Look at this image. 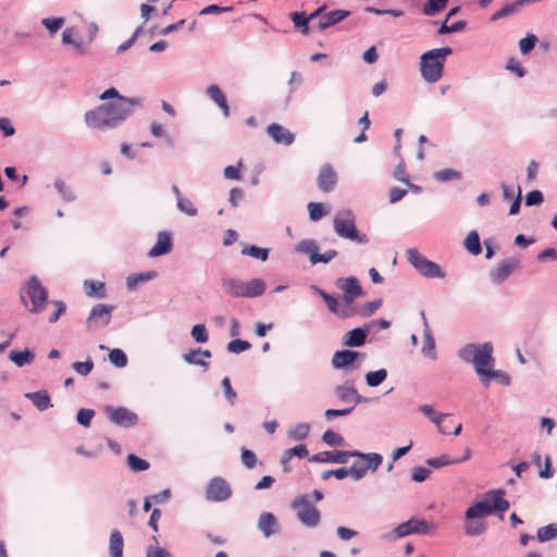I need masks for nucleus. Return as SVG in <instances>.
<instances>
[{"label": "nucleus", "mask_w": 557, "mask_h": 557, "mask_svg": "<svg viewBox=\"0 0 557 557\" xmlns=\"http://www.w3.org/2000/svg\"><path fill=\"white\" fill-rule=\"evenodd\" d=\"M139 98H121L109 101L87 111L84 121L87 127L96 131H110L122 125L133 113V107H140Z\"/></svg>", "instance_id": "f257e3e1"}, {"label": "nucleus", "mask_w": 557, "mask_h": 557, "mask_svg": "<svg viewBox=\"0 0 557 557\" xmlns=\"http://www.w3.org/2000/svg\"><path fill=\"white\" fill-rule=\"evenodd\" d=\"M493 345L491 342H485L481 345L467 344L462 346L457 355L467 362L472 363L476 374L482 384L487 386L492 380H496L504 386L510 384V376L503 370H493L495 358L493 357Z\"/></svg>", "instance_id": "f03ea898"}, {"label": "nucleus", "mask_w": 557, "mask_h": 557, "mask_svg": "<svg viewBox=\"0 0 557 557\" xmlns=\"http://www.w3.org/2000/svg\"><path fill=\"white\" fill-rule=\"evenodd\" d=\"M453 53L450 47L431 49L422 53L420 57V74L422 78L434 84L438 82L444 74L445 61Z\"/></svg>", "instance_id": "7ed1b4c3"}, {"label": "nucleus", "mask_w": 557, "mask_h": 557, "mask_svg": "<svg viewBox=\"0 0 557 557\" xmlns=\"http://www.w3.org/2000/svg\"><path fill=\"white\" fill-rule=\"evenodd\" d=\"M504 495L505 490H491L482 500L474 503L466 510V519H482L494 512L507 511L510 505Z\"/></svg>", "instance_id": "20e7f679"}, {"label": "nucleus", "mask_w": 557, "mask_h": 557, "mask_svg": "<svg viewBox=\"0 0 557 557\" xmlns=\"http://www.w3.org/2000/svg\"><path fill=\"white\" fill-rule=\"evenodd\" d=\"M333 228L337 236L357 244L369 243V237L358 231L355 214L350 210H341L333 216Z\"/></svg>", "instance_id": "39448f33"}, {"label": "nucleus", "mask_w": 557, "mask_h": 557, "mask_svg": "<svg viewBox=\"0 0 557 557\" xmlns=\"http://www.w3.org/2000/svg\"><path fill=\"white\" fill-rule=\"evenodd\" d=\"M355 457V462L350 466L351 478L358 481L364 478L368 472H375L383 462V457L379 453H361L351 450L349 458Z\"/></svg>", "instance_id": "423d86ee"}, {"label": "nucleus", "mask_w": 557, "mask_h": 557, "mask_svg": "<svg viewBox=\"0 0 557 557\" xmlns=\"http://www.w3.org/2000/svg\"><path fill=\"white\" fill-rule=\"evenodd\" d=\"M407 260L424 277L444 278L446 275L445 271L436 262L429 260L417 248L407 250Z\"/></svg>", "instance_id": "0eeeda50"}, {"label": "nucleus", "mask_w": 557, "mask_h": 557, "mask_svg": "<svg viewBox=\"0 0 557 557\" xmlns=\"http://www.w3.org/2000/svg\"><path fill=\"white\" fill-rule=\"evenodd\" d=\"M310 496L305 494L296 497L292 507L296 510L298 520L306 527L314 528L319 524L320 511L311 504Z\"/></svg>", "instance_id": "6e6552de"}, {"label": "nucleus", "mask_w": 557, "mask_h": 557, "mask_svg": "<svg viewBox=\"0 0 557 557\" xmlns=\"http://www.w3.org/2000/svg\"><path fill=\"white\" fill-rule=\"evenodd\" d=\"M411 534H432V527L422 519L411 518L393 529L387 537L401 539Z\"/></svg>", "instance_id": "1a4fd4ad"}, {"label": "nucleus", "mask_w": 557, "mask_h": 557, "mask_svg": "<svg viewBox=\"0 0 557 557\" xmlns=\"http://www.w3.org/2000/svg\"><path fill=\"white\" fill-rule=\"evenodd\" d=\"M26 294L32 302V308L29 311L32 313H38L42 311L48 298V293L37 276H32L28 280L26 285Z\"/></svg>", "instance_id": "9d476101"}, {"label": "nucleus", "mask_w": 557, "mask_h": 557, "mask_svg": "<svg viewBox=\"0 0 557 557\" xmlns=\"http://www.w3.org/2000/svg\"><path fill=\"white\" fill-rule=\"evenodd\" d=\"M114 306L98 304L89 312L86 324L88 330H96L107 326L111 322Z\"/></svg>", "instance_id": "9b49d317"}, {"label": "nucleus", "mask_w": 557, "mask_h": 557, "mask_svg": "<svg viewBox=\"0 0 557 557\" xmlns=\"http://www.w3.org/2000/svg\"><path fill=\"white\" fill-rule=\"evenodd\" d=\"M104 410L109 420L117 426L131 428L138 422L137 414L125 407L107 406Z\"/></svg>", "instance_id": "f8f14e48"}, {"label": "nucleus", "mask_w": 557, "mask_h": 557, "mask_svg": "<svg viewBox=\"0 0 557 557\" xmlns=\"http://www.w3.org/2000/svg\"><path fill=\"white\" fill-rule=\"evenodd\" d=\"M311 288L325 301L330 312L338 315L342 319H347L355 314V311L351 308H349V306H346L345 308H339L338 299L327 294L319 286L312 285Z\"/></svg>", "instance_id": "ddd939ff"}, {"label": "nucleus", "mask_w": 557, "mask_h": 557, "mask_svg": "<svg viewBox=\"0 0 557 557\" xmlns=\"http://www.w3.org/2000/svg\"><path fill=\"white\" fill-rule=\"evenodd\" d=\"M337 286L343 290V300L347 306L362 295V288L356 276L337 280Z\"/></svg>", "instance_id": "4468645a"}, {"label": "nucleus", "mask_w": 557, "mask_h": 557, "mask_svg": "<svg viewBox=\"0 0 557 557\" xmlns=\"http://www.w3.org/2000/svg\"><path fill=\"white\" fill-rule=\"evenodd\" d=\"M257 529L265 539H269L281 532V524L272 512L263 511L258 518Z\"/></svg>", "instance_id": "2eb2a0df"}, {"label": "nucleus", "mask_w": 557, "mask_h": 557, "mask_svg": "<svg viewBox=\"0 0 557 557\" xmlns=\"http://www.w3.org/2000/svg\"><path fill=\"white\" fill-rule=\"evenodd\" d=\"M519 260L515 258L504 259L498 265L490 271V278L495 284L503 283L518 267Z\"/></svg>", "instance_id": "dca6fc26"}, {"label": "nucleus", "mask_w": 557, "mask_h": 557, "mask_svg": "<svg viewBox=\"0 0 557 557\" xmlns=\"http://www.w3.org/2000/svg\"><path fill=\"white\" fill-rule=\"evenodd\" d=\"M349 453L345 450H325L314 454L309 458L310 462L345 465L349 461Z\"/></svg>", "instance_id": "f3484780"}, {"label": "nucleus", "mask_w": 557, "mask_h": 557, "mask_svg": "<svg viewBox=\"0 0 557 557\" xmlns=\"http://www.w3.org/2000/svg\"><path fill=\"white\" fill-rule=\"evenodd\" d=\"M317 184L323 193L332 191L337 184V174L331 164H324L318 174Z\"/></svg>", "instance_id": "a211bd4d"}, {"label": "nucleus", "mask_w": 557, "mask_h": 557, "mask_svg": "<svg viewBox=\"0 0 557 557\" xmlns=\"http://www.w3.org/2000/svg\"><path fill=\"white\" fill-rule=\"evenodd\" d=\"M334 392L342 403L358 405L366 401V398L358 393L351 381H346L345 384L336 386Z\"/></svg>", "instance_id": "6ab92c4d"}, {"label": "nucleus", "mask_w": 557, "mask_h": 557, "mask_svg": "<svg viewBox=\"0 0 557 557\" xmlns=\"http://www.w3.org/2000/svg\"><path fill=\"white\" fill-rule=\"evenodd\" d=\"M349 14L350 12L347 10H333L327 13H324L317 24H312V29L323 32L329 27L342 22Z\"/></svg>", "instance_id": "aec40b11"}, {"label": "nucleus", "mask_w": 557, "mask_h": 557, "mask_svg": "<svg viewBox=\"0 0 557 557\" xmlns=\"http://www.w3.org/2000/svg\"><path fill=\"white\" fill-rule=\"evenodd\" d=\"M267 134L273 139L275 144L289 146L295 140V134L277 123L270 124L267 127Z\"/></svg>", "instance_id": "412c9836"}, {"label": "nucleus", "mask_w": 557, "mask_h": 557, "mask_svg": "<svg viewBox=\"0 0 557 557\" xmlns=\"http://www.w3.org/2000/svg\"><path fill=\"white\" fill-rule=\"evenodd\" d=\"M173 243L171 233L168 231H161L157 235V242L153 247L149 250L148 256L150 258L160 257L172 251Z\"/></svg>", "instance_id": "4be33fe9"}, {"label": "nucleus", "mask_w": 557, "mask_h": 557, "mask_svg": "<svg viewBox=\"0 0 557 557\" xmlns=\"http://www.w3.org/2000/svg\"><path fill=\"white\" fill-rule=\"evenodd\" d=\"M369 333L370 325L356 327L344 335L343 344L347 347H361L366 344Z\"/></svg>", "instance_id": "5701e85b"}, {"label": "nucleus", "mask_w": 557, "mask_h": 557, "mask_svg": "<svg viewBox=\"0 0 557 557\" xmlns=\"http://www.w3.org/2000/svg\"><path fill=\"white\" fill-rule=\"evenodd\" d=\"M359 356H361V354L356 350H337L333 355L331 363L334 369H346L350 367Z\"/></svg>", "instance_id": "b1692460"}, {"label": "nucleus", "mask_w": 557, "mask_h": 557, "mask_svg": "<svg viewBox=\"0 0 557 557\" xmlns=\"http://www.w3.org/2000/svg\"><path fill=\"white\" fill-rule=\"evenodd\" d=\"M207 96L222 110L225 117L230 116V107L226 97L218 85H210L206 90Z\"/></svg>", "instance_id": "393cba45"}, {"label": "nucleus", "mask_w": 557, "mask_h": 557, "mask_svg": "<svg viewBox=\"0 0 557 557\" xmlns=\"http://www.w3.org/2000/svg\"><path fill=\"white\" fill-rule=\"evenodd\" d=\"M39 410L45 411L52 407L51 398L46 389L29 392L24 395Z\"/></svg>", "instance_id": "a878e982"}, {"label": "nucleus", "mask_w": 557, "mask_h": 557, "mask_svg": "<svg viewBox=\"0 0 557 557\" xmlns=\"http://www.w3.org/2000/svg\"><path fill=\"white\" fill-rule=\"evenodd\" d=\"M295 251L309 257L312 265L317 264L319 246L314 239H302L295 246Z\"/></svg>", "instance_id": "bb28decb"}, {"label": "nucleus", "mask_w": 557, "mask_h": 557, "mask_svg": "<svg viewBox=\"0 0 557 557\" xmlns=\"http://www.w3.org/2000/svg\"><path fill=\"white\" fill-rule=\"evenodd\" d=\"M221 285L223 290L235 298L245 297L244 281L239 278L225 277L222 278Z\"/></svg>", "instance_id": "cd10ccee"}, {"label": "nucleus", "mask_w": 557, "mask_h": 557, "mask_svg": "<svg viewBox=\"0 0 557 557\" xmlns=\"http://www.w3.org/2000/svg\"><path fill=\"white\" fill-rule=\"evenodd\" d=\"M157 276L158 272L154 270L131 274L126 278V287L128 290H135L138 285L152 281Z\"/></svg>", "instance_id": "c85d7f7f"}, {"label": "nucleus", "mask_w": 557, "mask_h": 557, "mask_svg": "<svg viewBox=\"0 0 557 557\" xmlns=\"http://www.w3.org/2000/svg\"><path fill=\"white\" fill-rule=\"evenodd\" d=\"M470 456H471L470 449H467L465 456L461 459H458V460H454V459H451L447 455H441L438 457L426 459L425 460V466L428 468H430V469L431 468L437 469V468H441V467H444V466L457 463V462H460V461H466V460H468L470 458Z\"/></svg>", "instance_id": "c756f323"}, {"label": "nucleus", "mask_w": 557, "mask_h": 557, "mask_svg": "<svg viewBox=\"0 0 557 557\" xmlns=\"http://www.w3.org/2000/svg\"><path fill=\"white\" fill-rule=\"evenodd\" d=\"M289 18L292 20L294 27L304 36L309 35L312 29V25L310 26L309 18L306 12H292L289 13Z\"/></svg>", "instance_id": "7c9ffc66"}, {"label": "nucleus", "mask_w": 557, "mask_h": 557, "mask_svg": "<svg viewBox=\"0 0 557 557\" xmlns=\"http://www.w3.org/2000/svg\"><path fill=\"white\" fill-rule=\"evenodd\" d=\"M124 539L119 530H112L109 540L110 557H123Z\"/></svg>", "instance_id": "2f4dec72"}, {"label": "nucleus", "mask_w": 557, "mask_h": 557, "mask_svg": "<svg viewBox=\"0 0 557 557\" xmlns=\"http://www.w3.org/2000/svg\"><path fill=\"white\" fill-rule=\"evenodd\" d=\"M422 354L432 360H435L437 355L435 350V339L433 337L432 331L429 326V324H425V327L423 329V347H422Z\"/></svg>", "instance_id": "473e14b6"}, {"label": "nucleus", "mask_w": 557, "mask_h": 557, "mask_svg": "<svg viewBox=\"0 0 557 557\" xmlns=\"http://www.w3.org/2000/svg\"><path fill=\"white\" fill-rule=\"evenodd\" d=\"M244 292L246 298L261 296L265 292V283L261 278H252L248 282H244Z\"/></svg>", "instance_id": "72a5a7b5"}, {"label": "nucleus", "mask_w": 557, "mask_h": 557, "mask_svg": "<svg viewBox=\"0 0 557 557\" xmlns=\"http://www.w3.org/2000/svg\"><path fill=\"white\" fill-rule=\"evenodd\" d=\"M9 359L15 363V366L22 368L25 364L33 362L35 359V354L32 352L28 348L22 351L12 350L9 354Z\"/></svg>", "instance_id": "f704fd0d"}, {"label": "nucleus", "mask_w": 557, "mask_h": 557, "mask_svg": "<svg viewBox=\"0 0 557 557\" xmlns=\"http://www.w3.org/2000/svg\"><path fill=\"white\" fill-rule=\"evenodd\" d=\"M524 4H528V3H527V1H523V0H517L512 3H508V4L504 5L503 8H500L499 10H497L492 15V21H497V20L507 17L509 15H512Z\"/></svg>", "instance_id": "c9c22d12"}, {"label": "nucleus", "mask_w": 557, "mask_h": 557, "mask_svg": "<svg viewBox=\"0 0 557 557\" xmlns=\"http://www.w3.org/2000/svg\"><path fill=\"white\" fill-rule=\"evenodd\" d=\"M84 286L88 296L97 298H103L106 296V286L102 282L86 280L84 282Z\"/></svg>", "instance_id": "e433bc0d"}, {"label": "nucleus", "mask_w": 557, "mask_h": 557, "mask_svg": "<svg viewBox=\"0 0 557 557\" xmlns=\"http://www.w3.org/2000/svg\"><path fill=\"white\" fill-rule=\"evenodd\" d=\"M466 249L473 256H478L482 251L480 237L476 231H471L465 239Z\"/></svg>", "instance_id": "4c0bfd02"}, {"label": "nucleus", "mask_w": 557, "mask_h": 557, "mask_svg": "<svg viewBox=\"0 0 557 557\" xmlns=\"http://www.w3.org/2000/svg\"><path fill=\"white\" fill-rule=\"evenodd\" d=\"M310 432V424L307 422L297 423L292 426L287 434L288 437L295 441H302L308 437Z\"/></svg>", "instance_id": "58836bf2"}, {"label": "nucleus", "mask_w": 557, "mask_h": 557, "mask_svg": "<svg viewBox=\"0 0 557 557\" xmlns=\"http://www.w3.org/2000/svg\"><path fill=\"white\" fill-rule=\"evenodd\" d=\"M486 529V524L480 519H466L465 522V532L469 536H479Z\"/></svg>", "instance_id": "ea45409f"}, {"label": "nucleus", "mask_w": 557, "mask_h": 557, "mask_svg": "<svg viewBox=\"0 0 557 557\" xmlns=\"http://www.w3.org/2000/svg\"><path fill=\"white\" fill-rule=\"evenodd\" d=\"M557 537V523H550L542 527L536 532L539 542L544 543Z\"/></svg>", "instance_id": "a19ab883"}, {"label": "nucleus", "mask_w": 557, "mask_h": 557, "mask_svg": "<svg viewBox=\"0 0 557 557\" xmlns=\"http://www.w3.org/2000/svg\"><path fill=\"white\" fill-rule=\"evenodd\" d=\"M387 377V371L380 369L376 371H370L366 374V382L370 387H376L381 385Z\"/></svg>", "instance_id": "79ce46f5"}, {"label": "nucleus", "mask_w": 557, "mask_h": 557, "mask_svg": "<svg viewBox=\"0 0 557 557\" xmlns=\"http://www.w3.org/2000/svg\"><path fill=\"white\" fill-rule=\"evenodd\" d=\"M232 496V490H206L205 499L219 503L228 499Z\"/></svg>", "instance_id": "37998d69"}, {"label": "nucleus", "mask_w": 557, "mask_h": 557, "mask_svg": "<svg viewBox=\"0 0 557 557\" xmlns=\"http://www.w3.org/2000/svg\"><path fill=\"white\" fill-rule=\"evenodd\" d=\"M269 252L270 251L268 248H261L255 245L247 246L242 250L243 255L259 259L261 261L268 260Z\"/></svg>", "instance_id": "c03bdc74"}, {"label": "nucleus", "mask_w": 557, "mask_h": 557, "mask_svg": "<svg viewBox=\"0 0 557 557\" xmlns=\"http://www.w3.org/2000/svg\"><path fill=\"white\" fill-rule=\"evenodd\" d=\"M322 441L329 445V446H332V447H337V446H345L346 445V442H345V438L332 431V430H326L323 435H322Z\"/></svg>", "instance_id": "a18cd8bd"}, {"label": "nucleus", "mask_w": 557, "mask_h": 557, "mask_svg": "<svg viewBox=\"0 0 557 557\" xmlns=\"http://www.w3.org/2000/svg\"><path fill=\"white\" fill-rule=\"evenodd\" d=\"M382 299H375L363 304L355 313L360 317L368 318L374 314V312L382 306Z\"/></svg>", "instance_id": "49530a36"}, {"label": "nucleus", "mask_w": 557, "mask_h": 557, "mask_svg": "<svg viewBox=\"0 0 557 557\" xmlns=\"http://www.w3.org/2000/svg\"><path fill=\"white\" fill-rule=\"evenodd\" d=\"M199 351H200V348L190 350L189 352H186L183 355V359L185 362H187L189 364L199 366V367L203 368L205 370H208L209 362L199 358Z\"/></svg>", "instance_id": "de8ad7c7"}, {"label": "nucleus", "mask_w": 557, "mask_h": 557, "mask_svg": "<svg viewBox=\"0 0 557 557\" xmlns=\"http://www.w3.org/2000/svg\"><path fill=\"white\" fill-rule=\"evenodd\" d=\"M109 360L116 368H124L127 364V356L120 348H113L110 350Z\"/></svg>", "instance_id": "09e8293b"}, {"label": "nucleus", "mask_w": 557, "mask_h": 557, "mask_svg": "<svg viewBox=\"0 0 557 557\" xmlns=\"http://www.w3.org/2000/svg\"><path fill=\"white\" fill-rule=\"evenodd\" d=\"M447 3L440 2L437 0H428L422 9V12L426 16H434L446 8Z\"/></svg>", "instance_id": "8fccbe9b"}, {"label": "nucleus", "mask_w": 557, "mask_h": 557, "mask_svg": "<svg viewBox=\"0 0 557 557\" xmlns=\"http://www.w3.org/2000/svg\"><path fill=\"white\" fill-rule=\"evenodd\" d=\"M127 465L131 470L135 472L145 471L149 468V462L145 459L137 457L134 454L127 456Z\"/></svg>", "instance_id": "3c124183"}, {"label": "nucleus", "mask_w": 557, "mask_h": 557, "mask_svg": "<svg viewBox=\"0 0 557 557\" xmlns=\"http://www.w3.org/2000/svg\"><path fill=\"white\" fill-rule=\"evenodd\" d=\"M437 182L445 183L453 180H460L461 173L453 169H444L434 173Z\"/></svg>", "instance_id": "603ef678"}, {"label": "nucleus", "mask_w": 557, "mask_h": 557, "mask_svg": "<svg viewBox=\"0 0 557 557\" xmlns=\"http://www.w3.org/2000/svg\"><path fill=\"white\" fill-rule=\"evenodd\" d=\"M64 17H45L41 20V24L51 35H54L64 25Z\"/></svg>", "instance_id": "864d4df0"}, {"label": "nucleus", "mask_w": 557, "mask_h": 557, "mask_svg": "<svg viewBox=\"0 0 557 557\" xmlns=\"http://www.w3.org/2000/svg\"><path fill=\"white\" fill-rule=\"evenodd\" d=\"M54 188L59 193V195L63 198V200L67 202H72L75 200L74 193L66 186L65 182L63 180H55L54 181Z\"/></svg>", "instance_id": "5fc2aeb1"}, {"label": "nucleus", "mask_w": 557, "mask_h": 557, "mask_svg": "<svg viewBox=\"0 0 557 557\" xmlns=\"http://www.w3.org/2000/svg\"><path fill=\"white\" fill-rule=\"evenodd\" d=\"M176 206L181 212L185 213L188 216H195L198 213V210L195 207V205L193 203V201L186 197L178 199V201L176 202Z\"/></svg>", "instance_id": "6e6d98bb"}, {"label": "nucleus", "mask_w": 557, "mask_h": 557, "mask_svg": "<svg viewBox=\"0 0 557 557\" xmlns=\"http://www.w3.org/2000/svg\"><path fill=\"white\" fill-rule=\"evenodd\" d=\"M537 42V37L534 34H528L519 41V49L522 54L530 53Z\"/></svg>", "instance_id": "4d7b16f0"}, {"label": "nucleus", "mask_w": 557, "mask_h": 557, "mask_svg": "<svg viewBox=\"0 0 557 557\" xmlns=\"http://www.w3.org/2000/svg\"><path fill=\"white\" fill-rule=\"evenodd\" d=\"M251 344L244 339H233L227 344V350L232 354H240L250 349Z\"/></svg>", "instance_id": "13d9d810"}, {"label": "nucleus", "mask_w": 557, "mask_h": 557, "mask_svg": "<svg viewBox=\"0 0 557 557\" xmlns=\"http://www.w3.org/2000/svg\"><path fill=\"white\" fill-rule=\"evenodd\" d=\"M95 416V410L89 408H82L76 414V421L78 424L88 428L91 423V419Z\"/></svg>", "instance_id": "bf43d9fd"}, {"label": "nucleus", "mask_w": 557, "mask_h": 557, "mask_svg": "<svg viewBox=\"0 0 557 557\" xmlns=\"http://www.w3.org/2000/svg\"><path fill=\"white\" fill-rule=\"evenodd\" d=\"M72 368L77 374L86 376L94 369V362L90 358H88L86 361H75L72 364Z\"/></svg>", "instance_id": "052dcab7"}, {"label": "nucleus", "mask_w": 557, "mask_h": 557, "mask_svg": "<svg viewBox=\"0 0 557 557\" xmlns=\"http://www.w3.org/2000/svg\"><path fill=\"white\" fill-rule=\"evenodd\" d=\"M190 334L196 343L202 344L207 343L209 339V335L205 324H196L195 326H193Z\"/></svg>", "instance_id": "680f3d73"}, {"label": "nucleus", "mask_w": 557, "mask_h": 557, "mask_svg": "<svg viewBox=\"0 0 557 557\" xmlns=\"http://www.w3.org/2000/svg\"><path fill=\"white\" fill-rule=\"evenodd\" d=\"M309 218L312 221L320 220L323 215L326 214L324 210V206L321 202H310L308 205Z\"/></svg>", "instance_id": "e2e57ef3"}, {"label": "nucleus", "mask_w": 557, "mask_h": 557, "mask_svg": "<svg viewBox=\"0 0 557 557\" xmlns=\"http://www.w3.org/2000/svg\"><path fill=\"white\" fill-rule=\"evenodd\" d=\"M431 474V469L426 466L414 467L411 471V479L417 483L424 482Z\"/></svg>", "instance_id": "0e129e2a"}, {"label": "nucleus", "mask_w": 557, "mask_h": 557, "mask_svg": "<svg viewBox=\"0 0 557 557\" xmlns=\"http://www.w3.org/2000/svg\"><path fill=\"white\" fill-rule=\"evenodd\" d=\"M221 386L223 388V392H224V396L225 398L227 399V401L230 403V405L234 406L235 405V400H236V397H237V394L236 392L233 389L232 385H231V380L230 377L225 376L222 382H221Z\"/></svg>", "instance_id": "69168bd1"}, {"label": "nucleus", "mask_w": 557, "mask_h": 557, "mask_svg": "<svg viewBox=\"0 0 557 557\" xmlns=\"http://www.w3.org/2000/svg\"><path fill=\"white\" fill-rule=\"evenodd\" d=\"M242 462L246 468L252 469L257 465L256 454L250 449L244 448L242 450Z\"/></svg>", "instance_id": "338daca9"}, {"label": "nucleus", "mask_w": 557, "mask_h": 557, "mask_svg": "<svg viewBox=\"0 0 557 557\" xmlns=\"http://www.w3.org/2000/svg\"><path fill=\"white\" fill-rule=\"evenodd\" d=\"M146 557H173V556L165 548L149 546L146 552Z\"/></svg>", "instance_id": "774afa93"}]
</instances>
